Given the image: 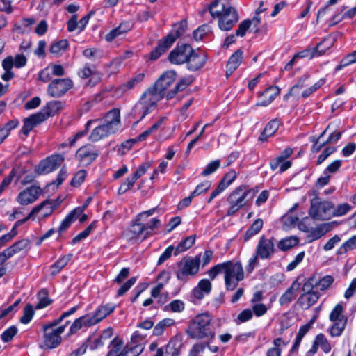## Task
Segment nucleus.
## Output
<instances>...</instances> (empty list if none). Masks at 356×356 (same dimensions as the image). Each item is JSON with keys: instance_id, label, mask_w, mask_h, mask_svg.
Wrapping results in <instances>:
<instances>
[{"instance_id": "f704fd0d", "label": "nucleus", "mask_w": 356, "mask_h": 356, "mask_svg": "<svg viewBox=\"0 0 356 356\" xmlns=\"http://www.w3.org/2000/svg\"><path fill=\"white\" fill-rule=\"evenodd\" d=\"M264 225V221L261 218L255 220L249 229L244 234V241H248L252 236L257 234Z\"/></svg>"}, {"instance_id": "c9c22d12", "label": "nucleus", "mask_w": 356, "mask_h": 356, "mask_svg": "<svg viewBox=\"0 0 356 356\" xmlns=\"http://www.w3.org/2000/svg\"><path fill=\"white\" fill-rule=\"evenodd\" d=\"M72 254H67L62 257H60L58 260H57L51 266V274L52 275H56L58 274L61 269H63L71 260L72 258Z\"/></svg>"}, {"instance_id": "4be33fe9", "label": "nucleus", "mask_w": 356, "mask_h": 356, "mask_svg": "<svg viewBox=\"0 0 356 356\" xmlns=\"http://www.w3.org/2000/svg\"><path fill=\"white\" fill-rule=\"evenodd\" d=\"M44 120L45 117L43 115L42 112H38L35 114L31 115L29 118L24 119L21 132L25 136H27L33 127Z\"/></svg>"}, {"instance_id": "9d476101", "label": "nucleus", "mask_w": 356, "mask_h": 356, "mask_svg": "<svg viewBox=\"0 0 356 356\" xmlns=\"http://www.w3.org/2000/svg\"><path fill=\"white\" fill-rule=\"evenodd\" d=\"M69 321H67L64 325L59 326L56 329H51L49 327H43L44 336L43 343L40 345L42 349H54L57 348L62 341L60 334L64 332L66 325Z\"/></svg>"}, {"instance_id": "6e6d98bb", "label": "nucleus", "mask_w": 356, "mask_h": 356, "mask_svg": "<svg viewBox=\"0 0 356 356\" xmlns=\"http://www.w3.org/2000/svg\"><path fill=\"white\" fill-rule=\"evenodd\" d=\"M68 47V42L67 40H61L57 42L51 44L50 51L52 54H58L60 51L65 50Z\"/></svg>"}, {"instance_id": "4d7b16f0", "label": "nucleus", "mask_w": 356, "mask_h": 356, "mask_svg": "<svg viewBox=\"0 0 356 356\" xmlns=\"http://www.w3.org/2000/svg\"><path fill=\"white\" fill-rule=\"evenodd\" d=\"M220 161L219 159L211 161L206 166V168L202 172V175L206 177L211 175L220 167Z\"/></svg>"}, {"instance_id": "393cba45", "label": "nucleus", "mask_w": 356, "mask_h": 356, "mask_svg": "<svg viewBox=\"0 0 356 356\" xmlns=\"http://www.w3.org/2000/svg\"><path fill=\"white\" fill-rule=\"evenodd\" d=\"M280 90L277 86H270L264 92H258L259 97L266 96V98L256 104L257 106H266L269 105L280 94Z\"/></svg>"}, {"instance_id": "a18cd8bd", "label": "nucleus", "mask_w": 356, "mask_h": 356, "mask_svg": "<svg viewBox=\"0 0 356 356\" xmlns=\"http://www.w3.org/2000/svg\"><path fill=\"white\" fill-rule=\"evenodd\" d=\"M356 63V50L351 54H348L344 57L340 62V64L335 68V71H339L343 67H346L349 65Z\"/></svg>"}, {"instance_id": "774afa93", "label": "nucleus", "mask_w": 356, "mask_h": 356, "mask_svg": "<svg viewBox=\"0 0 356 356\" xmlns=\"http://www.w3.org/2000/svg\"><path fill=\"white\" fill-rule=\"evenodd\" d=\"M251 24L252 22L250 19L241 22L238 29L236 31V35L243 37L245 35L247 30L250 27Z\"/></svg>"}, {"instance_id": "3c124183", "label": "nucleus", "mask_w": 356, "mask_h": 356, "mask_svg": "<svg viewBox=\"0 0 356 356\" xmlns=\"http://www.w3.org/2000/svg\"><path fill=\"white\" fill-rule=\"evenodd\" d=\"M316 277L315 276L310 277L304 284L302 288L304 294L314 292V289H317Z\"/></svg>"}, {"instance_id": "de8ad7c7", "label": "nucleus", "mask_w": 356, "mask_h": 356, "mask_svg": "<svg viewBox=\"0 0 356 356\" xmlns=\"http://www.w3.org/2000/svg\"><path fill=\"white\" fill-rule=\"evenodd\" d=\"M356 248V235L346 241L338 250L339 254H345Z\"/></svg>"}, {"instance_id": "412c9836", "label": "nucleus", "mask_w": 356, "mask_h": 356, "mask_svg": "<svg viewBox=\"0 0 356 356\" xmlns=\"http://www.w3.org/2000/svg\"><path fill=\"white\" fill-rule=\"evenodd\" d=\"M98 155V152L94 150L93 148L89 145L81 147L76 153V158L84 165L90 164L96 159Z\"/></svg>"}, {"instance_id": "0e129e2a", "label": "nucleus", "mask_w": 356, "mask_h": 356, "mask_svg": "<svg viewBox=\"0 0 356 356\" xmlns=\"http://www.w3.org/2000/svg\"><path fill=\"white\" fill-rule=\"evenodd\" d=\"M236 177V172L235 170H232L225 175L220 184H222L223 186L226 188L233 182Z\"/></svg>"}, {"instance_id": "052dcab7", "label": "nucleus", "mask_w": 356, "mask_h": 356, "mask_svg": "<svg viewBox=\"0 0 356 356\" xmlns=\"http://www.w3.org/2000/svg\"><path fill=\"white\" fill-rule=\"evenodd\" d=\"M253 316L252 311L250 309H246L243 310L241 313L237 316V318L235 320V322L237 324L241 323L246 322L250 320Z\"/></svg>"}, {"instance_id": "ea45409f", "label": "nucleus", "mask_w": 356, "mask_h": 356, "mask_svg": "<svg viewBox=\"0 0 356 356\" xmlns=\"http://www.w3.org/2000/svg\"><path fill=\"white\" fill-rule=\"evenodd\" d=\"M175 324V321L172 318H165L159 322L153 330V334L155 336H161L165 327H170Z\"/></svg>"}, {"instance_id": "603ef678", "label": "nucleus", "mask_w": 356, "mask_h": 356, "mask_svg": "<svg viewBox=\"0 0 356 356\" xmlns=\"http://www.w3.org/2000/svg\"><path fill=\"white\" fill-rule=\"evenodd\" d=\"M151 162H146L142 163L130 177L136 181L145 172L151 167Z\"/></svg>"}, {"instance_id": "cd10ccee", "label": "nucleus", "mask_w": 356, "mask_h": 356, "mask_svg": "<svg viewBox=\"0 0 356 356\" xmlns=\"http://www.w3.org/2000/svg\"><path fill=\"white\" fill-rule=\"evenodd\" d=\"M300 283L295 280L291 284V286L282 295L279 299L280 304L282 305L289 304L293 300L296 298V292L299 289Z\"/></svg>"}, {"instance_id": "f8f14e48", "label": "nucleus", "mask_w": 356, "mask_h": 356, "mask_svg": "<svg viewBox=\"0 0 356 356\" xmlns=\"http://www.w3.org/2000/svg\"><path fill=\"white\" fill-rule=\"evenodd\" d=\"M333 209L334 205L332 202L327 201L321 202L316 197L311 200L309 213L314 219L323 220L330 216Z\"/></svg>"}, {"instance_id": "7ed1b4c3", "label": "nucleus", "mask_w": 356, "mask_h": 356, "mask_svg": "<svg viewBox=\"0 0 356 356\" xmlns=\"http://www.w3.org/2000/svg\"><path fill=\"white\" fill-rule=\"evenodd\" d=\"M186 332L191 339L213 341L216 332L211 316L207 313L197 315L189 322Z\"/></svg>"}, {"instance_id": "473e14b6", "label": "nucleus", "mask_w": 356, "mask_h": 356, "mask_svg": "<svg viewBox=\"0 0 356 356\" xmlns=\"http://www.w3.org/2000/svg\"><path fill=\"white\" fill-rule=\"evenodd\" d=\"M330 230V225L328 223H323L317 226L308 236L309 242L320 238Z\"/></svg>"}, {"instance_id": "49530a36", "label": "nucleus", "mask_w": 356, "mask_h": 356, "mask_svg": "<svg viewBox=\"0 0 356 356\" xmlns=\"http://www.w3.org/2000/svg\"><path fill=\"white\" fill-rule=\"evenodd\" d=\"M334 278L331 275H325L321 279L316 278L317 289L324 291L328 289L333 283Z\"/></svg>"}, {"instance_id": "8fccbe9b", "label": "nucleus", "mask_w": 356, "mask_h": 356, "mask_svg": "<svg viewBox=\"0 0 356 356\" xmlns=\"http://www.w3.org/2000/svg\"><path fill=\"white\" fill-rule=\"evenodd\" d=\"M38 295L40 297L42 296H44V297H41L40 298L39 302H38V304L35 306V309H40L44 308L51 303L52 301L47 297V292L45 289L41 290L39 292Z\"/></svg>"}, {"instance_id": "a211bd4d", "label": "nucleus", "mask_w": 356, "mask_h": 356, "mask_svg": "<svg viewBox=\"0 0 356 356\" xmlns=\"http://www.w3.org/2000/svg\"><path fill=\"white\" fill-rule=\"evenodd\" d=\"M42 192L40 186L33 185L20 192L17 197V201L22 205H28L38 200Z\"/></svg>"}, {"instance_id": "bb28decb", "label": "nucleus", "mask_w": 356, "mask_h": 356, "mask_svg": "<svg viewBox=\"0 0 356 356\" xmlns=\"http://www.w3.org/2000/svg\"><path fill=\"white\" fill-rule=\"evenodd\" d=\"M243 51H236L229 58L226 65V76L229 77L240 65L243 59Z\"/></svg>"}, {"instance_id": "09e8293b", "label": "nucleus", "mask_w": 356, "mask_h": 356, "mask_svg": "<svg viewBox=\"0 0 356 356\" xmlns=\"http://www.w3.org/2000/svg\"><path fill=\"white\" fill-rule=\"evenodd\" d=\"M34 313L33 306L31 304H27L24 309V314L19 321L23 324L29 323L31 321Z\"/></svg>"}, {"instance_id": "4468645a", "label": "nucleus", "mask_w": 356, "mask_h": 356, "mask_svg": "<svg viewBox=\"0 0 356 356\" xmlns=\"http://www.w3.org/2000/svg\"><path fill=\"white\" fill-rule=\"evenodd\" d=\"M274 240V238L261 236L256 248L257 257H259L261 259H270L276 252Z\"/></svg>"}, {"instance_id": "13d9d810", "label": "nucleus", "mask_w": 356, "mask_h": 356, "mask_svg": "<svg viewBox=\"0 0 356 356\" xmlns=\"http://www.w3.org/2000/svg\"><path fill=\"white\" fill-rule=\"evenodd\" d=\"M351 209L348 203L339 204L335 209L332 210V214L334 216H341L347 213Z\"/></svg>"}, {"instance_id": "69168bd1", "label": "nucleus", "mask_w": 356, "mask_h": 356, "mask_svg": "<svg viewBox=\"0 0 356 356\" xmlns=\"http://www.w3.org/2000/svg\"><path fill=\"white\" fill-rule=\"evenodd\" d=\"M304 297L307 298V307H309L318 301L320 298V293L316 291L306 294H302L300 298H303Z\"/></svg>"}, {"instance_id": "dca6fc26", "label": "nucleus", "mask_w": 356, "mask_h": 356, "mask_svg": "<svg viewBox=\"0 0 356 356\" xmlns=\"http://www.w3.org/2000/svg\"><path fill=\"white\" fill-rule=\"evenodd\" d=\"M62 200L59 198L46 200L33 208L31 211V216H35V217L38 213H41L42 218H47L58 208Z\"/></svg>"}, {"instance_id": "39448f33", "label": "nucleus", "mask_w": 356, "mask_h": 356, "mask_svg": "<svg viewBox=\"0 0 356 356\" xmlns=\"http://www.w3.org/2000/svg\"><path fill=\"white\" fill-rule=\"evenodd\" d=\"M155 209L153 208L143 211L136 216L129 230L132 234L131 238L143 241L152 234L154 228L159 226L160 220L157 218H152L149 222H145L146 218L153 215Z\"/></svg>"}, {"instance_id": "5fc2aeb1", "label": "nucleus", "mask_w": 356, "mask_h": 356, "mask_svg": "<svg viewBox=\"0 0 356 356\" xmlns=\"http://www.w3.org/2000/svg\"><path fill=\"white\" fill-rule=\"evenodd\" d=\"M86 171L81 170L78 171L71 181V185L74 187L79 186L85 180Z\"/></svg>"}, {"instance_id": "4c0bfd02", "label": "nucleus", "mask_w": 356, "mask_h": 356, "mask_svg": "<svg viewBox=\"0 0 356 356\" xmlns=\"http://www.w3.org/2000/svg\"><path fill=\"white\" fill-rule=\"evenodd\" d=\"M195 235H191L182 240L176 247L175 254L177 255L189 249L195 243Z\"/></svg>"}, {"instance_id": "338daca9", "label": "nucleus", "mask_w": 356, "mask_h": 356, "mask_svg": "<svg viewBox=\"0 0 356 356\" xmlns=\"http://www.w3.org/2000/svg\"><path fill=\"white\" fill-rule=\"evenodd\" d=\"M211 183L209 181H205L196 186L195 190L191 193L192 196H197L204 192H206L211 187Z\"/></svg>"}, {"instance_id": "680f3d73", "label": "nucleus", "mask_w": 356, "mask_h": 356, "mask_svg": "<svg viewBox=\"0 0 356 356\" xmlns=\"http://www.w3.org/2000/svg\"><path fill=\"white\" fill-rule=\"evenodd\" d=\"M17 332V328L13 325L6 330L1 334L3 341L7 343L10 341Z\"/></svg>"}, {"instance_id": "6ab92c4d", "label": "nucleus", "mask_w": 356, "mask_h": 356, "mask_svg": "<svg viewBox=\"0 0 356 356\" xmlns=\"http://www.w3.org/2000/svg\"><path fill=\"white\" fill-rule=\"evenodd\" d=\"M206 61L207 56L204 52L193 49V52L189 54L186 61L187 68L190 71H197L204 65Z\"/></svg>"}, {"instance_id": "aec40b11", "label": "nucleus", "mask_w": 356, "mask_h": 356, "mask_svg": "<svg viewBox=\"0 0 356 356\" xmlns=\"http://www.w3.org/2000/svg\"><path fill=\"white\" fill-rule=\"evenodd\" d=\"M176 78V72L174 70H169L164 72L160 78L156 81L153 86L159 91H160L164 96L165 95L166 90L175 81Z\"/></svg>"}, {"instance_id": "f3484780", "label": "nucleus", "mask_w": 356, "mask_h": 356, "mask_svg": "<svg viewBox=\"0 0 356 356\" xmlns=\"http://www.w3.org/2000/svg\"><path fill=\"white\" fill-rule=\"evenodd\" d=\"M193 52V49L191 45L188 44H184L180 46H177L169 54V60L176 65L183 64L186 63L187 59L190 54Z\"/></svg>"}, {"instance_id": "c85d7f7f", "label": "nucleus", "mask_w": 356, "mask_h": 356, "mask_svg": "<svg viewBox=\"0 0 356 356\" xmlns=\"http://www.w3.org/2000/svg\"><path fill=\"white\" fill-rule=\"evenodd\" d=\"M280 122L277 119H273L270 120L265 127L264 131L261 134L259 140L264 142L267 139L272 136L279 129Z\"/></svg>"}, {"instance_id": "e433bc0d", "label": "nucleus", "mask_w": 356, "mask_h": 356, "mask_svg": "<svg viewBox=\"0 0 356 356\" xmlns=\"http://www.w3.org/2000/svg\"><path fill=\"white\" fill-rule=\"evenodd\" d=\"M193 78L191 76L185 77L180 80V81L176 85L173 90L168 92L166 94L168 99H172L179 92L184 90L188 86L191 85L193 82Z\"/></svg>"}, {"instance_id": "1a4fd4ad", "label": "nucleus", "mask_w": 356, "mask_h": 356, "mask_svg": "<svg viewBox=\"0 0 356 356\" xmlns=\"http://www.w3.org/2000/svg\"><path fill=\"white\" fill-rule=\"evenodd\" d=\"M200 259L196 257L194 259H184L177 263L178 270L176 272L177 278L181 281L186 280L188 276H193L199 270Z\"/></svg>"}, {"instance_id": "2eb2a0df", "label": "nucleus", "mask_w": 356, "mask_h": 356, "mask_svg": "<svg viewBox=\"0 0 356 356\" xmlns=\"http://www.w3.org/2000/svg\"><path fill=\"white\" fill-rule=\"evenodd\" d=\"M63 161V156L60 154L52 155L40 161L36 168V172L39 175L49 173L58 168Z\"/></svg>"}, {"instance_id": "bf43d9fd", "label": "nucleus", "mask_w": 356, "mask_h": 356, "mask_svg": "<svg viewBox=\"0 0 356 356\" xmlns=\"http://www.w3.org/2000/svg\"><path fill=\"white\" fill-rule=\"evenodd\" d=\"M79 75L83 79H86L92 75L95 76L94 79H95V83L99 82L101 80V76L99 73L95 74L93 72L92 70L88 65H86L81 72L79 73Z\"/></svg>"}, {"instance_id": "864d4df0", "label": "nucleus", "mask_w": 356, "mask_h": 356, "mask_svg": "<svg viewBox=\"0 0 356 356\" xmlns=\"http://www.w3.org/2000/svg\"><path fill=\"white\" fill-rule=\"evenodd\" d=\"M209 31L210 26L207 24H203L193 31V38L196 41L200 40Z\"/></svg>"}, {"instance_id": "a19ab883", "label": "nucleus", "mask_w": 356, "mask_h": 356, "mask_svg": "<svg viewBox=\"0 0 356 356\" xmlns=\"http://www.w3.org/2000/svg\"><path fill=\"white\" fill-rule=\"evenodd\" d=\"M29 245V241L28 239L24 238V239H22V240L16 241L11 246H10L9 248H8L6 249L8 250V252L13 257L14 254L26 249Z\"/></svg>"}, {"instance_id": "c03bdc74", "label": "nucleus", "mask_w": 356, "mask_h": 356, "mask_svg": "<svg viewBox=\"0 0 356 356\" xmlns=\"http://www.w3.org/2000/svg\"><path fill=\"white\" fill-rule=\"evenodd\" d=\"M315 341L324 353H327L330 352L331 345L324 334H318L316 337Z\"/></svg>"}, {"instance_id": "a878e982", "label": "nucleus", "mask_w": 356, "mask_h": 356, "mask_svg": "<svg viewBox=\"0 0 356 356\" xmlns=\"http://www.w3.org/2000/svg\"><path fill=\"white\" fill-rule=\"evenodd\" d=\"M114 309L115 306L113 304H107L99 307L92 316L89 314L90 324L95 325L96 323H99L108 315L111 314Z\"/></svg>"}, {"instance_id": "72a5a7b5", "label": "nucleus", "mask_w": 356, "mask_h": 356, "mask_svg": "<svg viewBox=\"0 0 356 356\" xmlns=\"http://www.w3.org/2000/svg\"><path fill=\"white\" fill-rule=\"evenodd\" d=\"M89 327L93 325L90 324V319L89 318V314L81 316L77 319H76L70 328V334H73L76 333L78 330H79L83 326Z\"/></svg>"}, {"instance_id": "f257e3e1", "label": "nucleus", "mask_w": 356, "mask_h": 356, "mask_svg": "<svg viewBox=\"0 0 356 356\" xmlns=\"http://www.w3.org/2000/svg\"><path fill=\"white\" fill-rule=\"evenodd\" d=\"M225 274V284L227 291L234 290L240 281L244 279V271L241 262L232 261L223 262L213 266L209 271V276L214 280L217 275Z\"/></svg>"}, {"instance_id": "ddd939ff", "label": "nucleus", "mask_w": 356, "mask_h": 356, "mask_svg": "<svg viewBox=\"0 0 356 356\" xmlns=\"http://www.w3.org/2000/svg\"><path fill=\"white\" fill-rule=\"evenodd\" d=\"M72 86L70 79H55L48 85L47 92L50 97L58 98L64 95Z\"/></svg>"}, {"instance_id": "37998d69", "label": "nucleus", "mask_w": 356, "mask_h": 356, "mask_svg": "<svg viewBox=\"0 0 356 356\" xmlns=\"http://www.w3.org/2000/svg\"><path fill=\"white\" fill-rule=\"evenodd\" d=\"M110 346L111 349L106 356H121L123 346V343L121 341L115 338L111 341Z\"/></svg>"}, {"instance_id": "423d86ee", "label": "nucleus", "mask_w": 356, "mask_h": 356, "mask_svg": "<svg viewBox=\"0 0 356 356\" xmlns=\"http://www.w3.org/2000/svg\"><path fill=\"white\" fill-rule=\"evenodd\" d=\"M186 29L187 21L186 19H183L180 22L175 24L174 29L165 38L161 40L158 45L151 51L150 59L155 60L166 52L171 47L177 38L186 32Z\"/></svg>"}, {"instance_id": "b1692460", "label": "nucleus", "mask_w": 356, "mask_h": 356, "mask_svg": "<svg viewBox=\"0 0 356 356\" xmlns=\"http://www.w3.org/2000/svg\"><path fill=\"white\" fill-rule=\"evenodd\" d=\"M86 207L87 204H85L83 207H76L72 211H70V213L61 222L60 225L58 227V232L60 234H61L64 231H65L70 226V225L77 218V217L82 214Z\"/></svg>"}, {"instance_id": "6e6552de", "label": "nucleus", "mask_w": 356, "mask_h": 356, "mask_svg": "<svg viewBox=\"0 0 356 356\" xmlns=\"http://www.w3.org/2000/svg\"><path fill=\"white\" fill-rule=\"evenodd\" d=\"M248 193L249 191L246 186H240L229 195L227 202L230 206L227 211V216H233L236 211L245 205V198Z\"/></svg>"}, {"instance_id": "5701e85b", "label": "nucleus", "mask_w": 356, "mask_h": 356, "mask_svg": "<svg viewBox=\"0 0 356 356\" xmlns=\"http://www.w3.org/2000/svg\"><path fill=\"white\" fill-rule=\"evenodd\" d=\"M325 40H322L321 42H319L315 47L310 48L308 47L307 49L300 51L299 53L296 54L295 56L296 58H305V57H309L310 58H312L315 56H319L323 55L325 53V51L330 49L332 47V44L330 43L329 45H327L324 49H321V46L325 42Z\"/></svg>"}, {"instance_id": "9b49d317", "label": "nucleus", "mask_w": 356, "mask_h": 356, "mask_svg": "<svg viewBox=\"0 0 356 356\" xmlns=\"http://www.w3.org/2000/svg\"><path fill=\"white\" fill-rule=\"evenodd\" d=\"M163 97L164 95L154 86L149 88L139 102L143 109L142 118L151 113L156 108L157 102Z\"/></svg>"}, {"instance_id": "58836bf2", "label": "nucleus", "mask_w": 356, "mask_h": 356, "mask_svg": "<svg viewBox=\"0 0 356 356\" xmlns=\"http://www.w3.org/2000/svg\"><path fill=\"white\" fill-rule=\"evenodd\" d=\"M298 242L299 241L296 237L291 236L285 238L279 241L277 248L282 251H286L297 245Z\"/></svg>"}, {"instance_id": "f03ea898", "label": "nucleus", "mask_w": 356, "mask_h": 356, "mask_svg": "<svg viewBox=\"0 0 356 356\" xmlns=\"http://www.w3.org/2000/svg\"><path fill=\"white\" fill-rule=\"evenodd\" d=\"M209 11L213 18L218 19V27L222 31L231 30L238 21V13L228 0H215L209 6Z\"/></svg>"}, {"instance_id": "0eeeda50", "label": "nucleus", "mask_w": 356, "mask_h": 356, "mask_svg": "<svg viewBox=\"0 0 356 356\" xmlns=\"http://www.w3.org/2000/svg\"><path fill=\"white\" fill-rule=\"evenodd\" d=\"M343 307L342 305L337 304L330 314L329 319L332 322L330 328V333L332 337H339L344 330L348 318L343 315Z\"/></svg>"}, {"instance_id": "c756f323", "label": "nucleus", "mask_w": 356, "mask_h": 356, "mask_svg": "<svg viewBox=\"0 0 356 356\" xmlns=\"http://www.w3.org/2000/svg\"><path fill=\"white\" fill-rule=\"evenodd\" d=\"M63 106V103L60 101H51L43 107L41 112L45 117V120L49 117L56 115Z\"/></svg>"}, {"instance_id": "79ce46f5", "label": "nucleus", "mask_w": 356, "mask_h": 356, "mask_svg": "<svg viewBox=\"0 0 356 356\" xmlns=\"http://www.w3.org/2000/svg\"><path fill=\"white\" fill-rule=\"evenodd\" d=\"M309 329V325H304L300 327L294 343L291 348V351H296L298 349L302 338L308 332Z\"/></svg>"}, {"instance_id": "7c9ffc66", "label": "nucleus", "mask_w": 356, "mask_h": 356, "mask_svg": "<svg viewBox=\"0 0 356 356\" xmlns=\"http://www.w3.org/2000/svg\"><path fill=\"white\" fill-rule=\"evenodd\" d=\"M145 74L140 73L134 77L130 79L127 82L122 83L117 88V92L120 93L126 92L127 91L132 89L136 85L140 83L144 79Z\"/></svg>"}, {"instance_id": "20e7f679", "label": "nucleus", "mask_w": 356, "mask_h": 356, "mask_svg": "<svg viewBox=\"0 0 356 356\" xmlns=\"http://www.w3.org/2000/svg\"><path fill=\"white\" fill-rule=\"evenodd\" d=\"M120 127V112L118 108H113L105 114L103 123L92 130L89 139L92 142L99 141L109 135L115 134Z\"/></svg>"}, {"instance_id": "e2e57ef3", "label": "nucleus", "mask_w": 356, "mask_h": 356, "mask_svg": "<svg viewBox=\"0 0 356 356\" xmlns=\"http://www.w3.org/2000/svg\"><path fill=\"white\" fill-rule=\"evenodd\" d=\"M165 309L173 312H181L184 309V303L179 300H175L165 306Z\"/></svg>"}, {"instance_id": "2f4dec72", "label": "nucleus", "mask_w": 356, "mask_h": 356, "mask_svg": "<svg viewBox=\"0 0 356 356\" xmlns=\"http://www.w3.org/2000/svg\"><path fill=\"white\" fill-rule=\"evenodd\" d=\"M181 343L178 338H172L165 347V356H178L180 353Z\"/></svg>"}]
</instances>
